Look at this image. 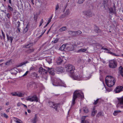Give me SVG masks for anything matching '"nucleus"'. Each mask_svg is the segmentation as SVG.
I'll return each instance as SVG.
<instances>
[{"label":"nucleus","instance_id":"nucleus-1","mask_svg":"<svg viewBox=\"0 0 123 123\" xmlns=\"http://www.w3.org/2000/svg\"><path fill=\"white\" fill-rule=\"evenodd\" d=\"M115 81L114 78L112 76H107L105 78L106 84L109 87H111L114 86L115 84Z\"/></svg>","mask_w":123,"mask_h":123},{"label":"nucleus","instance_id":"nucleus-2","mask_svg":"<svg viewBox=\"0 0 123 123\" xmlns=\"http://www.w3.org/2000/svg\"><path fill=\"white\" fill-rule=\"evenodd\" d=\"M80 97L81 98H84L83 93L80 90H76L74 92L72 103V105H74L75 103V100L77 98Z\"/></svg>","mask_w":123,"mask_h":123},{"label":"nucleus","instance_id":"nucleus-3","mask_svg":"<svg viewBox=\"0 0 123 123\" xmlns=\"http://www.w3.org/2000/svg\"><path fill=\"white\" fill-rule=\"evenodd\" d=\"M71 76L74 79L78 80H86L89 78H87V79L83 78L82 74L78 72H77L75 73L74 72L71 75Z\"/></svg>","mask_w":123,"mask_h":123},{"label":"nucleus","instance_id":"nucleus-4","mask_svg":"<svg viewBox=\"0 0 123 123\" xmlns=\"http://www.w3.org/2000/svg\"><path fill=\"white\" fill-rule=\"evenodd\" d=\"M53 84L55 86H61L66 87V85L64 82H63L61 80L58 79H55L53 82Z\"/></svg>","mask_w":123,"mask_h":123},{"label":"nucleus","instance_id":"nucleus-5","mask_svg":"<svg viewBox=\"0 0 123 123\" xmlns=\"http://www.w3.org/2000/svg\"><path fill=\"white\" fill-rule=\"evenodd\" d=\"M65 68L67 71L70 73L71 75L73 73L75 70L74 67L70 64L65 65Z\"/></svg>","mask_w":123,"mask_h":123},{"label":"nucleus","instance_id":"nucleus-6","mask_svg":"<svg viewBox=\"0 0 123 123\" xmlns=\"http://www.w3.org/2000/svg\"><path fill=\"white\" fill-rule=\"evenodd\" d=\"M83 15L87 18H89L92 16V12L89 10L84 11L82 12Z\"/></svg>","mask_w":123,"mask_h":123},{"label":"nucleus","instance_id":"nucleus-7","mask_svg":"<svg viewBox=\"0 0 123 123\" xmlns=\"http://www.w3.org/2000/svg\"><path fill=\"white\" fill-rule=\"evenodd\" d=\"M48 105L50 107L52 108L57 110V108L58 107L59 104L56 103L54 102L51 101L49 102Z\"/></svg>","mask_w":123,"mask_h":123},{"label":"nucleus","instance_id":"nucleus-8","mask_svg":"<svg viewBox=\"0 0 123 123\" xmlns=\"http://www.w3.org/2000/svg\"><path fill=\"white\" fill-rule=\"evenodd\" d=\"M33 45V43H30L29 44L26 45H24V47L26 48H31L28 49L27 51V52L28 53H30L31 52H32L34 51V49L33 48L31 47Z\"/></svg>","mask_w":123,"mask_h":123},{"label":"nucleus","instance_id":"nucleus-9","mask_svg":"<svg viewBox=\"0 0 123 123\" xmlns=\"http://www.w3.org/2000/svg\"><path fill=\"white\" fill-rule=\"evenodd\" d=\"M26 100L31 102L35 101L37 102L38 101V98L36 95L31 97H28L27 98Z\"/></svg>","mask_w":123,"mask_h":123},{"label":"nucleus","instance_id":"nucleus-10","mask_svg":"<svg viewBox=\"0 0 123 123\" xmlns=\"http://www.w3.org/2000/svg\"><path fill=\"white\" fill-rule=\"evenodd\" d=\"M109 66L110 68H114L117 66V62L114 60H111L109 62Z\"/></svg>","mask_w":123,"mask_h":123},{"label":"nucleus","instance_id":"nucleus-11","mask_svg":"<svg viewBox=\"0 0 123 123\" xmlns=\"http://www.w3.org/2000/svg\"><path fill=\"white\" fill-rule=\"evenodd\" d=\"M47 70L46 69V68L45 69H43L42 67H40L39 69L38 72L41 74H46L47 73Z\"/></svg>","mask_w":123,"mask_h":123},{"label":"nucleus","instance_id":"nucleus-12","mask_svg":"<svg viewBox=\"0 0 123 123\" xmlns=\"http://www.w3.org/2000/svg\"><path fill=\"white\" fill-rule=\"evenodd\" d=\"M123 90V87L122 86H117L116 89L115 93H118Z\"/></svg>","mask_w":123,"mask_h":123},{"label":"nucleus","instance_id":"nucleus-13","mask_svg":"<svg viewBox=\"0 0 123 123\" xmlns=\"http://www.w3.org/2000/svg\"><path fill=\"white\" fill-rule=\"evenodd\" d=\"M66 48H67L69 50L72 51L74 49V46L73 45L71 44H66Z\"/></svg>","mask_w":123,"mask_h":123},{"label":"nucleus","instance_id":"nucleus-14","mask_svg":"<svg viewBox=\"0 0 123 123\" xmlns=\"http://www.w3.org/2000/svg\"><path fill=\"white\" fill-rule=\"evenodd\" d=\"M46 68L47 70V72L48 71L50 74L53 75H54V70L53 68H50L48 67H46Z\"/></svg>","mask_w":123,"mask_h":123},{"label":"nucleus","instance_id":"nucleus-15","mask_svg":"<svg viewBox=\"0 0 123 123\" xmlns=\"http://www.w3.org/2000/svg\"><path fill=\"white\" fill-rule=\"evenodd\" d=\"M63 61V58L62 57H59L57 58L56 62L58 64H61Z\"/></svg>","mask_w":123,"mask_h":123},{"label":"nucleus","instance_id":"nucleus-16","mask_svg":"<svg viewBox=\"0 0 123 123\" xmlns=\"http://www.w3.org/2000/svg\"><path fill=\"white\" fill-rule=\"evenodd\" d=\"M6 35L7 40L8 41H10L11 43H12L13 39V37L9 36L7 34H6Z\"/></svg>","mask_w":123,"mask_h":123},{"label":"nucleus","instance_id":"nucleus-17","mask_svg":"<svg viewBox=\"0 0 123 123\" xmlns=\"http://www.w3.org/2000/svg\"><path fill=\"white\" fill-rule=\"evenodd\" d=\"M119 104L121 108H123V97L119 100Z\"/></svg>","mask_w":123,"mask_h":123},{"label":"nucleus","instance_id":"nucleus-18","mask_svg":"<svg viewBox=\"0 0 123 123\" xmlns=\"http://www.w3.org/2000/svg\"><path fill=\"white\" fill-rule=\"evenodd\" d=\"M87 49H86V48H81L78 50L77 51V53H80L81 52H86Z\"/></svg>","mask_w":123,"mask_h":123},{"label":"nucleus","instance_id":"nucleus-19","mask_svg":"<svg viewBox=\"0 0 123 123\" xmlns=\"http://www.w3.org/2000/svg\"><path fill=\"white\" fill-rule=\"evenodd\" d=\"M56 70L58 72H63L64 71L63 68L61 67H58L56 68Z\"/></svg>","mask_w":123,"mask_h":123},{"label":"nucleus","instance_id":"nucleus-20","mask_svg":"<svg viewBox=\"0 0 123 123\" xmlns=\"http://www.w3.org/2000/svg\"><path fill=\"white\" fill-rule=\"evenodd\" d=\"M24 95V93L22 92H17V96L19 97H23Z\"/></svg>","mask_w":123,"mask_h":123},{"label":"nucleus","instance_id":"nucleus-21","mask_svg":"<svg viewBox=\"0 0 123 123\" xmlns=\"http://www.w3.org/2000/svg\"><path fill=\"white\" fill-rule=\"evenodd\" d=\"M67 29V28L65 26H63L59 30V32H62L66 31Z\"/></svg>","mask_w":123,"mask_h":123},{"label":"nucleus","instance_id":"nucleus-22","mask_svg":"<svg viewBox=\"0 0 123 123\" xmlns=\"http://www.w3.org/2000/svg\"><path fill=\"white\" fill-rule=\"evenodd\" d=\"M29 28V26L27 25L23 29V33H25L27 31Z\"/></svg>","mask_w":123,"mask_h":123},{"label":"nucleus","instance_id":"nucleus-23","mask_svg":"<svg viewBox=\"0 0 123 123\" xmlns=\"http://www.w3.org/2000/svg\"><path fill=\"white\" fill-rule=\"evenodd\" d=\"M14 121L17 123H23L22 121L19 119L16 118L14 117Z\"/></svg>","mask_w":123,"mask_h":123},{"label":"nucleus","instance_id":"nucleus-24","mask_svg":"<svg viewBox=\"0 0 123 123\" xmlns=\"http://www.w3.org/2000/svg\"><path fill=\"white\" fill-rule=\"evenodd\" d=\"M28 62L27 61L22 62L19 64L17 65L16 67H19L21 66H22L23 65L25 64L26 63H27Z\"/></svg>","mask_w":123,"mask_h":123},{"label":"nucleus","instance_id":"nucleus-25","mask_svg":"<svg viewBox=\"0 0 123 123\" xmlns=\"http://www.w3.org/2000/svg\"><path fill=\"white\" fill-rule=\"evenodd\" d=\"M37 121V115L35 114L34 117L32 120V122L33 123H36Z\"/></svg>","mask_w":123,"mask_h":123},{"label":"nucleus","instance_id":"nucleus-26","mask_svg":"<svg viewBox=\"0 0 123 123\" xmlns=\"http://www.w3.org/2000/svg\"><path fill=\"white\" fill-rule=\"evenodd\" d=\"M119 70L120 72L121 75L123 77V68L120 66L119 68Z\"/></svg>","mask_w":123,"mask_h":123},{"label":"nucleus","instance_id":"nucleus-27","mask_svg":"<svg viewBox=\"0 0 123 123\" xmlns=\"http://www.w3.org/2000/svg\"><path fill=\"white\" fill-rule=\"evenodd\" d=\"M114 8H115L114 10L112 8H110L109 9V10L110 11V12L115 13L116 11L115 6L114 7Z\"/></svg>","mask_w":123,"mask_h":123},{"label":"nucleus","instance_id":"nucleus-28","mask_svg":"<svg viewBox=\"0 0 123 123\" xmlns=\"http://www.w3.org/2000/svg\"><path fill=\"white\" fill-rule=\"evenodd\" d=\"M59 8V6L58 4H57L55 6V13L56 14L58 12L57 10Z\"/></svg>","mask_w":123,"mask_h":123},{"label":"nucleus","instance_id":"nucleus-29","mask_svg":"<svg viewBox=\"0 0 123 123\" xmlns=\"http://www.w3.org/2000/svg\"><path fill=\"white\" fill-rule=\"evenodd\" d=\"M33 82H30L27 85V87L28 88H31L32 87Z\"/></svg>","mask_w":123,"mask_h":123},{"label":"nucleus","instance_id":"nucleus-30","mask_svg":"<svg viewBox=\"0 0 123 123\" xmlns=\"http://www.w3.org/2000/svg\"><path fill=\"white\" fill-rule=\"evenodd\" d=\"M83 110L84 112L85 113H87L89 111L88 109L86 107H83Z\"/></svg>","mask_w":123,"mask_h":123},{"label":"nucleus","instance_id":"nucleus-31","mask_svg":"<svg viewBox=\"0 0 123 123\" xmlns=\"http://www.w3.org/2000/svg\"><path fill=\"white\" fill-rule=\"evenodd\" d=\"M97 111H96L95 108L93 109V111L92 113V116H94L95 115V114L97 112Z\"/></svg>","mask_w":123,"mask_h":123},{"label":"nucleus","instance_id":"nucleus-32","mask_svg":"<svg viewBox=\"0 0 123 123\" xmlns=\"http://www.w3.org/2000/svg\"><path fill=\"white\" fill-rule=\"evenodd\" d=\"M66 47V45L63 44L60 48V49L61 50H63Z\"/></svg>","mask_w":123,"mask_h":123},{"label":"nucleus","instance_id":"nucleus-33","mask_svg":"<svg viewBox=\"0 0 123 123\" xmlns=\"http://www.w3.org/2000/svg\"><path fill=\"white\" fill-rule=\"evenodd\" d=\"M1 116L4 117L6 118H7L8 117V116L5 113H1Z\"/></svg>","mask_w":123,"mask_h":123},{"label":"nucleus","instance_id":"nucleus-34","mask_svg":"<svg viewBox=\"0 0 123 123\" xmlns=\"http://www.w3.org/2000/svg\"><path fill=\"white\" fill-rule=\"evenodd\" d=\"M121 112V111L119 110L115 111L113 113V115L115 116H116L118 114V113Z\"/></svg>","mask_w":123,"mask_h":123},{"label":"nucleus","instance_id":"nucleus-35","mask_svg":"<svg viewBox=\"0 0 123 123\" xmlns=\"http://www.w3.org/2000/svg\"><path fill=\"white\" fill-rule=\"evenodd\" d=\"M75 32L76 36L80 35L82 33V32L80 30H79Z\"/></svg>","mask_w":123,"mask_h":123},{"label":"nucleus","instance_id":"nucleus-36","mask_svg":"<svg viewBox=\"0 0 123 123\" xmlns=\"http://www.w3.org/2000/svg\"><path fill=\"white\" fill-rule=\"evenodd\" d=\"M107 53H109L110 54H111L113 55H114V56H118V55H116L115 53H113L111 51H109V50L107 52Z\"/></svg>","mask_w":123,"mask_h":123},{"label":"nucleus","instance_id":"nucleus-37","mask_svg":"<svg viewBox=\"0 0 123 123\" xmlns=\"http://www.w3.org/2000/svg\"><path fill=\"white\" fill-rule=\"evenodd\" d=\"M46 60L49 63V64H50L51 63L52 61V59L50 58H47L46 59Z\"/></svg>","mask_w":123,"mask_h":123},{"label":"nucleus","instance_id":"nucleus-38","mask_svg":"<svg viewBox=\"0 0 123 123\" xmlns=\"http://www.w3.org/2000/svg\"><path fill=\"white\" fill-rule=\"evenodd\" d=\"M59 39L58 38H56L54 40L52 41V42H53L54 43H56L59 40Z\"/></svg>","mask_w":123,"mask_h":123},{"label":"nucleus","instance_id":"nucleus-39","mask_svg":"<svg viewBox=\"0 0 123 123\" xmlns=\"http://www.w3.org/2000/svg\"><path fill=\"white\" fill-rule=\"evenodd\" d=\"M8 9L11 11H12L13 10V9L12 7H11L10 6L8 5Z\"/></svg>","mask_w":123,"mask_h":123},{"label":"nucleus","instance_id":"nucleus-40","mask_svg":"<svg viewBox=\"0 0 123 123\" xmlns=\"http://www.w3.org/2000/svg\"><path fill=\"white\" fill-rule=\"evenodd\" d=\"M100 99L98 98L95 101V102L94 103V104L95 105L97 104Z\"/></svg>","mask_w":123,"mask_h":123},{"label":"nucleus","instance_id":"nucleus-41","mask_svg":"<svg viewBox=\"0 0 123 123\" xmlns=\"http://www.w3.org/2000/svg\"><path fill=\"white\" fill-rule=\"evenodd\" d=\"M81 123H89L87 121L82 120L81 122Z\"/></svg>","mask_w":123,"mask_h":123},{"label":"nucleus","instance_id":"nucleus-42","mask_svg":"<svg viewBox=\"0 0 123 123\" xmlns=\"http://www.w3.org/2000/svg\"><path fill=\"white\" fill-rule=\"evenodd\" d=\"M73 31H70L68 32V33L70 35L72 36Z\"/></svg>","mask_w":123,"mask_h":123},{"label":"nucleus","instance_id":"nucleus-43","mask_svg":"<svg viewBox=\"0 0 123 123\" xmlns=\"http://www.w3.org/2000/svg\"><path fill=\"white\" fill-rule=\"evenodd\" d=\"M70 13V11L69 9H67L66 10V15H68Z\"/></svg>","mask_w":123,"mask_h":123},{"label":"nucleus","instance_id":"nucleus-44","mask_svg":"<svg viewBox=\"0 0 123 123\" xmlns=\"http://www.w3.org/2000/svg\"><path fill=\"white\" fill-rule=\"evenodd\" d=\"M20 23L19 21L17 22L16 25H17V27H19L20 25Z\"/></svg>","mask_w":123,"mask_h":123},{"label":"nucleus","instance_id":"nucleus-45","mask_svg":"<svg viewBox=\"0 0 123 123\" xmlns=\"http://www.w3.org/2000/svg\"><path fill=\"white\" fill-rule=\"evenodd\" d=\"M85 0H78V2L79 4H81Z\"/></svg>","mask_w":123,"mask_h":123},{"label":"nucleus","instance_id":"nucleus-46","mask_svg":"<svg viewBox=\"0 0 123 123\" xmlns=\"http://www.w3.org/2000/svg\"><path fill=\"white\" fill-rule=\"evenodd\" d=\"M1 32H2V34L3 37L4 39H5V35L4 34V33L2 30H1Z\"/></svg>","mask_w":123,"mask_h":123},{"label":"nucleus","instance_id":"nucleus-47","mask_svg":"<svg viewBox=\"0 0 123 123\" xmlns=\"http://www.w3.org/2000/svg\"><path fill=\"white\" fill-rule=\"evenodd\" d=\"M102 115V113L100 112H99L97 114V115L98 116V117H99V116H101Z\"/></svg>","mask_w":123,"mask_h":123},{"label":"nucleus","instance_id":"nucleus-48","mask_svg":"<svg viewBox=\"0 0 123 123\" xmlns=\"http://www.w3.org/2000/svg\"><path fill=\"white\" fill-rule=\"evenodd\" d=\"M11 94L13 96H17V92L14 93H12Z\"/></svg>","mask_w":123,"mask_h":123},{"label":"nucleus","instance_id":"nucleus-49","mask_svg":"<svg viewBox=\"0 0 123 123\" xmlns=\"http://www.w3.org/2000/svg\"><path fill=\"white\" fill-rule=\"evenodd\" d=\"M72 36L73 37L76 36L75 31H73Z\"/></svg>","mask_w":123,"mask_h":123},{"label":"nucleus","instance_id":"nucleus-50","mask_svg":"<svg viewBox=\"0 0 123 123\" xmlns=\"http://www.w3.org/2000/svg\"><path fill=\"white\" fill-rule=\"evenodd\" d=\"M65 17V16L64 14H62L61 15L59 18H64Z\"/></svg>","mask_w":123,"mask_h":123},{"label":"nucleus","instance_id":"nucleus-51","mask_svg":"<svg viewBox=\"0 0 123 123\" xmlns=\"http://www.w3.org/2000/svg\"><path fill=\"white\" fill-rule=\"evenodd\" d=\"M23 104L20 103H18L17 104V105L18 106H20L22 105Z\"/></svg>","mask_w":123,"mask_h":123},{"label":"nucleus","instance_id":"nucleus-52","mask_svg":"<svg viewBox=\"0 0 123 123\" xmlns=\"http://www.w3.org/2000/svg\"><path fill=\"white\" fill-rule=\"evenodd\" d=\"M102 49H104V50H106V51H109V50L108 49H107L106 48H105L102 47Z\"/></svg>","mask_w":123,"mask_h":123},{"label":"nucleus","instance_id":"nucleus-53","mask_svg":"<svg viewBox=\"0 0 123 123\" xmlns=\"http://www.w3.org/2000/svg\"><path fill=\"white\" fill-rule=\"evenodd\" d=\"M96 29H94V30L97 32H98L99 31V30L98 29V28L97 27H96Z\"/></svg>","mask_w":123,"mask_h":123},{"label":"nucleus","instance_id":"nucleus-54","mask_svg":"<svg viewBox=\"0 0 123 123\" xmlns=\"http://www.w3.org/2000/svg\"><path fill=\"white\" fill-rule=\"evenodd\" d=\"M7 16L8 18H10V14L9 13H8L7 14Z\"/></svg>","mask_w":123,"mask_h":123},{"label":"nucleus","instance_id":"nucleus-55","mask_svg":"<svg viewBox=\"0 0 123 123\" xmlns=\"http://www.w3.org/2000/svg\"><path fill=\"white\" fill-rule=\"evenodd\" d=\"M29 72L28 71H27L23 75V76H26L28 73Z\"/></svg>","mask_w":123,"mask_h":123},{"label":"nucleus","instance_id":"nucleus-56","mask_svg":"<svg viewBox=\"0 0 123 123\" xmlns=\"http://www.w3.org/2000/svg\"><path fill=\"white\" fill-rule=\"evenodd\" d=\"M46 30H45V31L44 32L42 33V34L41 35H40L39 37V38H40V37H41L43 35V34L45 32V31Z\"/></svg>","mask_w":123,"mask_h":123},{"label":"nucleus","instance_id":"nucleus-57","mask_svg":"<svg viewBox=\"0 0 123 123\" xmlns=\"http://www.w3.org/2000/svg\"><path fill=\"white\" fill-rule=\"evenodd\" d=\"M9 102H6V105L7 106H8L9 105Z\"/></svg>","mask_w":123,"mask_h":123},{"label":"nucleus","instance_id":"nucleus-58","mask_svg":"<svg viewBox=\"0 0 123 123\" xmlns=\"http://www.w3.org/2000/svg\"><path fill=\"white\" fill-rule=\"evenodd\" d=\"M43 19H42L41 20V21L40 22V24H42L43 23Z\"/></svg>","mask_w":123,"mask_h":123},{"label":"nucleus","instance_id":"nucleus-59","mask_svg":"<svg viewBox=\"0 0 123 123\" xmlns=\"http://www.w3.org/2000/svg\"><path fill=\"white\" fill-rule=\"evenodd\" d=\"M11 108H8V109H7L6 110V111L7 112H9V110Z\"/></svg>","mask_w":123,"mask_h":123},{"label":"nucleus","instance_id":"nucleus-60","mask_svg":"<svg viewBox=\"0 0 123 123\" xmlns=\"http://www.w3.org/2000/svg\"><path fill=\"white\" fill-rule=\"evenodd\" d=\"M9 62H7L5 64L6 65H8L9 64Z\"/></svg>","mask_w":123,"mask_h":123},{"label":"nucleus","instance_id":"nucleus-61","mask_svg":"<svg viewBox=\"0 0 123 123\" xmlns=\"http://www.w3.org/2000/svg\"><path fill=\"white\" fill-rule=\"evenodd\" d=\"M86 117V116H83L82 117V118L84 119H85V117Z\"/></svg>","mask_w":123,"mask_h":123},{"label":"nucleus","instance_id":"nucleus-62","mask_svg":"<svg viewBox=\"0 0 123 123\" xmlns=\"http://www.w3.org/2000/svg\"><path fill=\"white\" fill-rule=\"evenodd\" d=\"M106 4L108 2V0H104Z\"/></svg>","mask_w":123,"mask_h":123},{"label":"nucleus","instance_id":"nucleus-63","mask_svg":"<svg viewBox=\"0 0 123 123\" xmlns=\"http://www.w3.org/2000/svg\"><path fill=\"white\" fill-rule=\"evenodd\" d=\"M51 21V19H49L48 21V22H47L49 24Z\"/></svg>","mask_w":123,"mask_h":123},{"label":"nucleus","instance_id":"nucleus-64","mask_svg":"<svg viewBox=\"0 0 123 123\" xmlns=\"http://www.w3.org/2000/svg\"><path fill=\"white\" fill-rule=\"evenodd\" d=\"M33 67H31L30 69V70H31L33 69Z\"/></svg>","mask_w":123,"mask_h":123}]
</instances>
